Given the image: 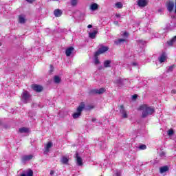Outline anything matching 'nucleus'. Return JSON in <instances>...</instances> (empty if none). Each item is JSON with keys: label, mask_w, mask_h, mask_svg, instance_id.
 <instances>
[{"label": "nucleus", "mask_w": 176, "mask_h": 176, "mask_svg": "<svg viewBox=\"0 0 176 176\" xmlns=\"http://www.w3.org/2000/svg\"><path fill=\"white\" fill-rule=\"evenodd\" d=\"M139 110L142 111V118H147L155 113V108L148 106V104H142L139 107Z\"/></svg>", "instance_id": "obj_1"}, {"label": "nucleus", "mask_w": 176, "mask_h": 176, "mask_svg": "<svg viewBox=\"0 0 176 176\" xmlns=\"http://www.w3.org/2000/svg\"><path fill=\"white\" fill-rule=\"evenodd\" d=\"M31 94H30L28 91L23 89L21 96V100L22 102H23L24 104H28L30 100H31Z\"/></svg>", "instance_id": "obj_2"}, {"label": "nucleus", "mask_w": 176, "mask_h": 176, "mask_svg": "<svg viewBox=\"0 0 176 176\" xmlns=\"http://www.w3.org/2000/svg\"><path fill=\"white\" fill-rule=\"evenodd\" d=\"M85 102H82L78 106V107L77 108V112L73 114L74 119H78V118H79V116L82 115V111L85 109Z\"/></svg>", "instance_id": "obj_3"}, {"label": "nucleus", "mask_w": 176, "mask_h": 176, "mask_svg": "<svg viewBox=\"0 0 176 176\" xmlns=\"http://www.w3.org/2000/svg\"><path fill=\"white\" fill-rule=\"evenodd\" d=\"M109 50V47L104 45H100V47L98 50V51L95 53V56H98L99 54H102L105 53V52H108Z\"/></svg>", "instance_id": "obj_4"}, {"label": "nucleus", "mask_w": 176, "mask_h": 176, "mask_svg": "<svg viewBox=\"0 0 176 176\" xmlns=\"http://www.w3.org/2000/svg\"><path fill=\"white\" fill-rule=\"evenodd\" d=\"M32 89L36 93H41L43 90V87L34 84L32 85Z\"/></svg>", "instance_id": "obj_5"}, {"label": "nucleus", "mask_w": 176, "mask_h": 176, "mask_svg": "<svg viewBox=\"0 0 176 176\" xmlns=\"http://www.w3.org/2000/svg\"><path fill=\"white\" fill-rule=\"evenodd\" d=\"M174 1H168L166 3V8H167V10L170 12V13H171V12H173V10H174Z\"/></svg>", "instance_id": "obj_6"}, {"label": "nucleus", "mask_w": 176, "mask_h": 176, "mask_svg": "<svg viewBox=\"0 0 176 176\" xmlns=\"http://www.w3.org/2000/svg\"><path fill=\"white\" fill-rule=\"evenodd\" d=\"M120 112L122 115V118H124V119H127V111H126V109H124V107L123 105L120 106Z\"/></svg>", "instance_id": "obj_7"}, {"label": "nucleus", "mask_w": 176, "mask_h": 176, "mask_svg": "<svg viewBox=\"0 0 176 176\" xmlns=\"http://www.w3.org/2000/svg\"><path fill=\"white\" fill-rule=\"evenodd\" d=\"M148 2H149V0H138V6L140 8H145V6L148 5Z\"/></svg>", "instance_id": "obj_8"}, {"label": "nucleus", "mask_w": 176, "mask_h": 176, "mask_svg": "<svg viewBox=\"0 0 176 176\" xmlns=\"http://www.w3.org/2000/svg\"><path fill=\"white\" fill-rule=\"evenodd\" d=\"M91 93L92 94H103V93H105V89L104 88H100L99 89H92L91 91Z\"/></svg>", "instance_id": "obj_9"}, {"label": "nucleus", "mask_w": 176, "mask_h": 176, "mask_svg": "<svg viewBox=\"0 0 176 176\" xmlns=\"http://www.w3.org/2000/svg\"><path fill=\"white\" fill-rule=\"evenodd\" d=\"M76 162H77L78 166L83 165L82 158L80 157H79V153H76Z\"/></svg>", "instance_id": "obj_10"}, {"label": "nucleus", "mask_w": 176, "mask_h": 176, "mask_svg": "<svg viewBox=\"0 0 176 176\" xmlns=\"http://www.w3.org/2000/svg\"><path fill=\"white\" fill-rule=\"evenodd\" d=\"M32 157H34V155H23L22 157V162H28L29 160H31Z\"/></svg>", "instance_id": "obj_11"}, {"label": "nucleus", "mask_w": 176, "mask_h": 176, "mask_svg": "<svg viewBox=\"0 0 176 176\" xmlns=\"http://www.w3.org/2000/svg\"><path fill=\"white\" fill-rule=\"evenodd\" d=\"M54 14L55 17H61L63 15V12L60 9H56L54 11Z\"/></svg>", "instance_id": "obj_12"}, {"label": "nucleus", "mask_w": 176, "mask_h": 176, "mask_svg": "<svg viewBox=\"0 0 176 176\" xmlns=\"http://www.w3.org/2000/svg\"><path fill=\"white\" fill-rule=\"evenodd\" d=\"M72 52H74V47H69V48H67L65 51V54L67 57H69V56L72 54Z\"/></svg>", "instance_id": "obj_13"}, {"label": "nucleus", "mask_w": 176, "mask_h": 176, "mask_svg": "<svg viewBox=\"0 0 176 176\" xmlns=\"http://www.w3.org/2000/svg\"><path fill=\"white\" fill-rule=\"evenodd\" d=\"M167 60V56L166 55V53H163L160 57L159 58L160 63H164Z\"/></svg>", "instance_id": "obj_14"}, {"label": "nucleus", "mask_w": 176, "mask_h": 176, "mask_svg": "<svg viewBox=\"0 0 176 176\" xmlns=\"http://www.w3.org/2000/svg\"><path fill=\"white\" fill-rule=\"evenodd\" d=\"M98 32L97 30H94L92 32H89V38H91V39H95Z\"/></svg>", "instance_id": "obj_15"}, {"label": "nucleus", "mask_w": 176, "mask_h": 176, "mask_svg": "<svg viewBox=\"0 0 176 176\" xmlns=\"http://www.w3.org/2000/svg\"><path fill=\"white\" fill-rule=\"evenodd\" d=\"M166 171H168V166H164L160 168V173L161 174H163L164 173H166Z\"/></svg>", "instance_id": "obj_16"}, {"label": "nucleus", "mask_w": 176, "mask_h": 176, "mask_svg": "<svg viewBox=\"0 0 176 176\" xmlns=\"http://www.w3.org/2000/svg\"><path fill=\"white\" fill-rule=\"evenodd\" d=\"M98 9V4L94 3L90 6V10L94 12Z\"/></svg>", "instance_id": "obj_17"}, {"label": "nucleus", "mask_w": 176, "mask_h": 176, "mask_svg": "<svg viewBox=\"0 0 176 176\" xmlns=\"http://www.w3.org/2000/svg\"><path fill=\"white\" fill-rule=\"evenodd\" d=\"M124 42H127V38H120L115 41L116 45H121Z\"/></svg>", "instance_id": "obj_18"}, {"label": "nucleus", "mask_w": 176, "mask_h": 176, "mask_svg": "<svg viewBox=\"0 0 176 176\" xmlns=\"http://www.w3.org/2000/svg\"><path fill=\"white\" fill-rule=\"evenodd\" d=\"M124 80H125L123 78H118L115 80V83H116L117 85H119V86H122L123 85V82H124Z\"/></svg>", "instance_id": "obj_19"}, {"label": "nucleus", "mask_w": 176, "mask_h": 176, "mask_svg": "<svg viewBox=\"0 0 176 176\" xmlns=\"http://www.w3.org/2000/svg\"><path fill=\"white\" fill-rule=\"evenodd\" d=\"M52 146H53V143L52 142H49L45 147V152L47 153V152H49L50 148H52Z\"/></svg>", "instance_id": "obj_20"}, {"label": "nucleus", "mask_w": 176, "mask_h": 176, "mask_svg": "<svg viewBox=\"0 0 176 176\" xmlns=\"http://www.w3.org/2000/svg\"><path fill=\"white\" fill-rule=\"evenodd\" d=\"M98 145H99L100 149H105L107 148V144L104 142H98Z\"/></svg>", "instance_id": "obj_21"}, {"label": "nucleus", "mask_w": 176, "mask_h": 176, "mask_svg": "<svg viewBox=\"0 0 176 176\" xmlns=\"http://www.w3.org/2000/svg\"><path fill=\"white\" fill-rule=\"evenodd\" d=\"M69 159L67 157H63L60 160L61 163L63 164H68Z\"/></svg>", "instance_id": "obj_22"}, {"label": "nucleus", "mask_w": 176, "mask_h": 176, "mask_svg": "<svg viewBox=\"0 0 176 176\" xmlns=\"http://www.w3.org/2000/svg\"><path fill=\"white\" fill-rule=\"evenodd\" d=\"M21 176H34V171H32V170H29L26 175L23 173L21 175Z\"/></svg>", "instance_id": "obj_23"}, {"label": "nucleus", "mask_w": 176, "mask_h": 176, "mask_svg": "<svg viewBox=\"0 0 176 176\" xmlns=\"http://www.w3.org/2000/svg\"><path fill=\"white\" fill-rule=\"evenodd\" d=\"M104 68H109L111 67V60H107L104 62Z\"/></svg>", "instance_id": "obj_24"}, {"label": "nucleus", "mask_w": 176, "mask_h": 176, "mask_svg": "<svg viewBox=\"0 0 176 176\" xmlns=\"http://www.w3.org/2000/svg\"><path fill=\"white\" fill-rule=\"evenodd\" d=\"M54 83H60V82H61V78L58 76H55L54 77Z\"/></svg>", "instance_id": "obj_25"}, {"label": "nucleus", "mask_w": 176, "mask_h": 176, "mask_svg": "<svg viewBox=\"0 0 176 176\" xmlns=\"http://www.w3.org/2000/svg\"><path fill=\"white\" fill-rule=\"evenodd\" d=\"M19 21L21 24H24V23H25V19H24L23 16L20 15L19 16Z\"/></svg>", "instance_id": "obj_26"}, {"label": "nucleus", "mask_w": 176, "mask_h": 176, "mask_svg": "<svg viewBox=\"0 0 176 176\" xmlns=\"http://www.w3.org/2000/svg\"><path fill=\"white\" fill-rule=\"evenodd\" d=\"M19 133H28V128L23 127L19 129Z\"/></svg>", "instance_id": "obj_27"}, {"label": "nucleus", "mask_w": 176, "mask_h": 176, "mask_svg": "<svg viewBox=\"0 0 176 176\" xmlns=\"http://www.w3.org/2000/svg\"><path fill=\"white\" fill-rule=\"evenodd\" d=\"M116 7H117L118 9H122V8H123V4L122 2H117L116 3Z\"/></svg>", "instance_id": "obj_28"}, {"label": "nucleus", "mask_w": 176, "mask_h": 176, "mask_svg": "<svg viewBox=\"0 0 176 176\" xmlns=\"http://www.w3.org/2000/svg\"><path fill=\"white\" fill-rule=\"evenodd\" d=\"M94 56H95L94 64L96 65H98V64H100V60H98V56H96V54Z\"/></svg>", "instance_id": "obj_29"}, {"label": "nucleus", "mask_w": 176, "mask_h": 176, "mask_svg": "<svg viewBox=\"0 0 176 176\" xmlns=\"http://www.w3.org/2000/svg\"><path fill=\"white\" fill-rule=\"evenodd\" d=\"M78 2H79V0H72L71 1L72 6H76V5H78Z\"/></svg>", "instance_id": "obj_30"}, {"label": "nucleus", "mask_w": 176, "mask_h": 176, "mask_svg": "<svg viewBox=\"0 0 176 176\" xmlns=\"http://www.w3.org/2000/svg\"><path fill=\"white\" fill-rule=\"evenodd\" d=\"M139 149L140 151H144V150L146 149V145L141 144L140 146H139Z\"/></svg>", "instance_id": "obj_31"}, {"label": "nucleus", "mask_w": 176, "mask_h": 176, "mask_svg": "<svg viewBox=\"0 0 176 176\" xmlns=\"http://www.w3.org/2000/svg\"><path fill=\"white\" fill-rule=\"evenodd\" d=\"M122 36L124 37V38L126 39V38L129 37V33L127 32H124L122 34H121Z\"/></svg>", "instance_id": "obj_32"}, {"label": "nucleus", "mask_w": 176, "mask_h": 176, "mask_svg": "<svg viewBox=\"0 0 176 176\" xmlns=\"http://www.w3.org/2000/svg\"><path fill=\"white\" fill-rule=\"evenodd\" d=\"M167 134L168 135L171 136L174 134V131L173 129H170L168 131Z\"/></svg>", "instance_id": "obj_33"}, {"label": "nucleus", "mask_w": 176, "mask_h": 176, "mask_svg": "<svg viewBox=\"0 0 176 176\" xmlns=\"http://www.w3.org/2000/svg\"><path fill=\"white\" fill-rule=\"evenodd\" d=\"M173 69H174V65L170 66L167 69V72H172Z\"/></svg>", "instance_id": "obj_34"}, {"label": "nucleus", "mask_w": 176, "mask_h": 176, "mask_svg": "<svg viewBox=\"0 0 176 176\" xmlns=\"http://www.w3.org/2000/svg\"><path fill=\"white\" fill-rule=\"evenodd\" d=\"M160 157H165L166 153H164V151H162L161 153H160Z\"/></svg>", "instance_id": "obj_35"}, {"label": "nucleus", "mask_w": 176, "mask_h": 176, "mask_svg": "<svg viewBox=\"0 0 176 176\" xmlns=\"http://www.w3.org/2000/svg\"><path fill=\"white\" fill-rule=\"evenodd\" d=\"M28 3H33L34 2H35V0H26Z\"/></svg>", "instance_id": "obj_36"}, {"label": "nucleus", "mask_w": 176, "mask_h": 176, "mask_svg": "<svg viewBox=\"0 0 176 176\" xmlns=\"http://www.w3.org/2000/svg\"><path fill=\"white\" fill-rule=\"evenodd\" d=\"M137 97H138L137 95H133L132 96V98H133V100H135L137 98Z\"/></svg>", "instance_id": "obj_37"}, {"label": "nucleus", "mask_w": 176, "mask_h": 176, "mask_svg": "<svg viewBox=\"0 0 176 176\" xmlns=\"http://www.w3.org/2000/svg\"><path fill=\"white\" fill-rule=\"evenodd\" d=\"M50 72H53V65H50Z\"/></svg>", "instance_id": "obj_38"}, {"label": "nucleus", "mask_w": 176, "mask_h": 176, "mask_svg": "<svg viewBox=\"0 0 176 176\" xmlns=\"http://www.w3.org/2000/svg\"><path fill=\"white\" fill-rule=\"evenodd\" d=\"M171 93H172V94H176V90L175 89H173L171 91Z\"/></svg>", "instance_id": "obj_39"}, {"label": "nucleus", "mask_w": 176, "mask_h": 176, "mask_svg": "<svg viewBox=\"0 0 176 176\" xmlns=\"http://www.w3.org/2000/svg\"><path fill=\"white\" fill-rule=\"evenodd\" d=\"M50 174V175H53L54 174V170H51Z\"/></svg>", "instance_id": "obj_40"}, {"label": "nucleus", "mask_w": 176, "mask_h": 176, "mask_svg": "<svg viewBox=\"0 0 176 176\" xmlns=\"http://www.w3.org/2000/svg\"><path fill=\"white\" fill-rule=\"evenodd\" d=\"M138 64L137 63H133L132 65H133L134 67L137 66Z\"/></svg>", "instance_id": "obj_41"}, {"label": "nucleus", "mask_w": 176, "mask_h": 176, "mask_svg": "<svg viewBox=\"0 0 176 176\" xmlns=\"http://www.w3.org/2000/svg\"><path fill=\"white\" fill-rule=\"evenodd\" d=\"M116 174L117 176H120L121 175L120 172H117Z\"/></svg>", "instance_id": "obj_42"}, {"label": "nucleus", "mask_w": 176, "mask_h": 176, "mask_svg": "<svg viewBox=\"0 0 176 176\" xmlns=\"http://www.w3.org/2000/svg\"><path fill=\"white\" fill-rule=\"evenodd\" d=\"M116 16H117L118 18H119V17H121V15H120V14H116Z\"/></svg>", "instance_id": "obj_43"}, {"label": "nucleus", "mask_w": 176, "mask_h": 176, "mask_svg": "<svg viewBox=\"0 0 176 176\" xmlns=\"http://www.w3.org/2000/svg\"><path fill=\"white\" fill-rule=\"evenodd\" d=\"M93 28V25H88V26H87V28Z\"/></svg>", "instance_id": "obj_44"}, {"label": "nucleus", "mask_w": 176, "mask_h": 176, "mask_svg": "<svg viewBox=\"0 0 176 176\" xmlns=\"http://www.w3.org/2000/svg\"><path fill=\"white\" fill-rule=\"evenodd\" d=\"M118 23H119V22L118 21H114V24H118Z\"/></svg>", "instance_id": "obj_45"}, {"label": "nucleus", "mask_w": 176, "mask_h": 176, "mask_svg": "<svg viewBox=\"0 0 176 176\" xmlns=\"http://www.w3.org/2000/svg\"><path fill=\"white\" fill-rule=\"evenodd\" d=\"M96 120H97V119H96V118H92V122H96Z\"/></svg>", "instance_id": "obj_46"}, {"label": "nucleus", "mask_w": 176, "mask_h": 176, "mask_svg": "<svg viewBox=\"0 0 176 176\" xmlns=\"http://www.w3.org/2000/svg\"><path fill=\"white\" fill-rule=\"evenodd\" d=\"M139 42L141 43V42H142V40H140Z\"/></svg>", "instance_id": "obj_47"}, {"label": "nucleus", "mask_w": 176, "mask_h": 176, "mask_svg": "<svg viewBox=\"0 0 176 176\" xmlns=\"http://www.w3.org/2000/svg\"><path fill=\"white\" fill-rule=\"evenodd\" d=\"M0 46H2V43H0Z\"/></svg>", "instance_id": "obj_48"}]
</instances>
